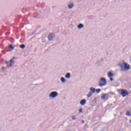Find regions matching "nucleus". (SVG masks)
I'll return each instance as SVG.
<instances>
[{"label": "nucleus", "mask_w": 131, "mask_h": 131, "mask_svg": "<svg viewBox=\"0 0 131 131\" xmlns=\"http://www.w3.org/2000/svg\"><path fill=\"white\" fill-rule=\"evenodd\" d=\"M107 84V80L105 78H101L100 81H99L98 85L102 88L103 86H105Z\"/></svg>", "instance_id": "f257e3e1"}, {"label": "nucleus", "mask_w": 131, "mask_h": 131, "mask_svg": "<svg viewBox=\"0 0 131 131\" xmlns=\"http://www.w3.org/2000/svg\"><path fill=\"white\" fill-rule=\"evenodd\" d=\"M15 57H13L12 59H11L9 61H6L5 62L6 64H7V67H11L12 65H14L15 64Z\"/></svg>", "instance_id": "f03ea898"}, {"label": "nucleus", "mask_w": 131, "mask_h": 131, "mask_svg": "<svg viewBox=\"0 0 131 131\" xmlns=\"http://www.w3.org/2000/svg\"><path fill=\"white\" fill-rule=\"evenodd\" d=\"M120 95L123 97H126V96H128L129 93L126 90H121Z\"/></svg>", "instance_id": "7ed1b4c3"}, {"label": "nucleus", "mask_w": 131, "mask_h": 131, "mask_svg": "<svg viewBox=\"0 0 131 131\" xmlns=\"http://www.w3.org/2000/svg\"><path fill=\"white\" fill-rule=\"evenodd\" d=\"M58 96V92L53 91L51 92L49 95V98H52V99H54V98H56V97Z\"/></svg>", "instance_id": "20e7f679"}, {"label": "nucleus", "mask_w": 131, "mask_h": 131, "mask_svg": "<svg viewBox=\"0 0 131 131\" xmlns=\"http://www.w3.org/2000/svg\"><path fill=\"white\" fill-rule=\"evenodd\" d=\"M55 34L53 33H51L48 35V39L50 41H52L54 39L55 37Z\"/></svg>", "instance_id": "39448f33"}, {"label": "nucleus", "mask_w": 131, "mask_h": 131, "mask_svg": "<svg viewBox=\"0 0 131 131\" xmlns=\"http://www.w3.org/2000/svg\"><path fill=\"white\" fill-rule=\"evenodd\" d=\"M130 68V66L128 63H124V71H127L128 70H129Z\"/></svg>", "instance_id": "423d86ee"}, {"label": "nucleus", "mask_w": 131, "mask_h": 131, "mask_svg": "<svg viewBox=\"0 0 131 131\" xmlns=\"http://www.w3.org/2000/svg\"><path fill=\"white\" fill-rule=\"evenodd\" d=\"M118 66L121 68V71H124V63H119Z\"/></svg>", "instance_id": "0eeeda50"}, {"label": "nucleus", "mask_w": 131, "mask_h": 131, "mask_svg": "<svg viewBox=\"0 0 131 131\" xmlns=\"http://www.w3.org/2000/svg\"><path fill=\"white\" fill-rule=\"evenodd\" d=\"M86 103V100H85V99H82L80 102V105H82V106H84V105H85Z\"/></svg>", "instance_id": "6e6552de"}, {"label": "nucleus", "mask_w": 131, "mask_h": 131, "mask_svg": "<svg viewBox=\"0 0 131 131\" xmlns=\"http://www.w3.org/2000/svg\"><path fill=\"white\" fill-rule=\"evenodd\" d=\"M66 78H67L68 79H69L70 77H71V74L70 73H67L66 75L65 76Z\"/></svg>", "instance_id": "1a4fd4ad"}, {"label": "nucleus", "mask_w": 131, "mask_h": 131, "mask_svg": "<svg viewBox=\"0 0 131 131\" xmlns=\"http://www.w3.org/2000/svg\"><path fill=\"white\" fill-rule=\"evenodd\" d=\"M90 92L92 93V94H95V93H96V89L94 88H91L90 89Z\"/></svg>", "instance_id": "9d476101"}, {"label": "nucleus", "mask_w": 131, "mask_h": 131, "mask_svg": "<svg viewBox=\"0 0 131 131\" xmlns=\"http://www.w3.org/2000/svg\"><path fill=\"white\" fill-rule=\"evenodd\" d=\"M73 7H74V4L73 3H70L68 5V8L69 9H72V8H73Z\"/></svg>", "instance_id": "9b49d317"}, {"label": "nucleus", "mask_w": 131, "mask_h": 131, "mask_svg": "<svg viewBox=\"0 0 131 131\" xmlns=\"http://www.w3.org/2000/svg\"><path fill=\"white\" fill-rule=\"evenodd\" d=\"M107 76L108 77H112L113 76H114V75L113 74V73L109 72L107 73Z\"/></svg>", "instance_id": "f8f14e48"}, {"label": "nucleus", "mask_w": 131, "mask_h": 131, "mask_svg": "<svg viewBox=\"0 0 131 131\" xmlns=\"http://www.w3.org/2000/svg\"><path fill=\"white\" fill-rule=\"evenodd\" d=\"M107 96H108V93L107 94H103L101 96V98L102 99H106V97H107Z\"/></svg>", "instance_id": "ddd939ff"}, {"label": "nucleus", "mask_w": 131, "mask_h": 131, "mask_svg": "<svg viewBox=\"0 0 131 131\" xmlns=\"http://www.w3.org/2000/svg\"><path fill=\"white\" fill-rule=\"evenodd\" d=\"M60 80L61 82H62V83H64L66 81V79H65V78H64L63 77H61L60 78Z\"/></svg>", "instance_id": "4468645a"}, {"label": "nucleus", "mask_w": 131, "mask_h": 131, "mask_svg": "<svg viewBox=\"0 0 131 131\" xmlns=\"http://www.w3.org/2000/svg\"><path fill=\"white\" fill-rule=\"evenodd\" d=\"M78 29H81V28H83V24H80L78 26Z\"/></svg>", "instance_id": "2eb2a0df"}, {"label": "nucleus", "mask_w": 131, "mask_h": 131, "mask_svg": "<svg viewBox=\"0 0 131 131\" xmlns=\"http://www.w3.org/2000/svg\"><path fill=\"white\" fill-rule=\"evenodd\" d=\"M93 95V93L90 91L89 94L87 95V98L89 99V98H91L92 97V95Z\"/></svg>", "instance_id": "dca6fc26"}, {"label": "nucleus", "mask_w": 131, "mask_h": 131, "mask_svg": "<svg viewBox=\"0 0 131 131\" xmlns=\"http://www.w3.org/2000/svg\"><path fill=\"white\" fill-rule=\"evenodd\" d=\"M126 115L127 116H131V112H129V111H127L126 114Z\"/></svg>", "instance_id": "f3484780"}, {"label": "nucleus", "mask_w": 131, "mask_h": 131, "mask_svg": "<svg viewBox=\"0 0 131 131\" xmlns=\"http://www.w3.org/2000/svg\"><path fill=\"white\" fill-rule=\"evenodd\" d=\"M19 48H20L21 49H25V45H20L19 46Z\"/></svg>", "instance_id": "a211bd4d"}, {"label": "nucleus", "mask_w": 131, "mask_h": 131, "mask_svg": "<svg viewBox=\"0 0 131 131\" xmlns=\"http://www.w3.org/2000/svg\"><path fill=\"white\" fill-rule=\"evenodd\" d=\"M9 48H10V49H11V51H13V50H14V49H15V47H13L12 45H10L9 46Z\"/></svg>", "instance_id": "6ab92c4d"}, {"label": "nucleus", "mask_w": 131, "mask_h": 131, "mask_svg": "<svg viewBox=\"0 0 131 131\" xmlns=\"http://www.w3.org/2000/svg\"><path fill=\"white\" fill-rule=\"evenodd\" d=\"M95 92H96V93L97 94H99V93H100V92H101V89H96V90H95Z\"/></svg>", "instance_id": "aec40b11"}, {"label": "nucleus", "mask_w": 131, "mask_h": 131, "mask_svg": "<svg viewBox=\"0 0 131 131\" xmlns=\"http://www.w3.org/2000/svg\"><path fill=\"white\" fill-rule=\"evenodd\" d=\"M72 118L73 120H76V116H72Z\"/></svg>", "instance_id": "412c9836"}, {"label": "nucleus", "mask_w": 131, "mask_h": 131, "mask_svg": "<svg viewBox=\"0 0 131 131\" xmlns=\"http://www.w3.org/2000/svg\"><path fill=\"white\" fill-rule=\"evenodd\" d=\"M79 112L80 113H83V112H82V108H81L79 110Z\"/></svg>", "instance_id": "4be33fe9"}, {"label": "nucleus", "mask_w": 131, "mask_h": 131, "mask_svg": "<svg viewBox=\"0 0 131 131\" xmlns=\"http://www.w3.org/2000/svg\"><path fill=\"white\" fill-rule=\"evenodd\" d=\"M110 80H111V81H113V78H110Z\"/></svg>", "instance_id": "5701e85b"}, {"label": "nucleus", "mask_w": 131, "mask_h": 131, "mask_svg": "<svg viewBox=\"0 0 131 131\" xmlns=\"http://www.w3.org/2000/svg\"><path fill=\"white\" fill-rule=\"evenodd\" d=\"M81 122H82V123H83H83H84V121L82 120V121H81Z\"/></svg>", "instance_id": "b1692460"}, {"label": "nucleus", "mask_w": 131, "mask_h": 131, "mask_svg": "<svg viewBox=\"0 0 131 131\" xmlns=\"http://www.w3.org/2000/svg\"><path fill=\"white\" fill-rule=\"evenodd\" d=\"M111 95H114V93L112 92V93H111Z\"/></svg>", "instance_id": "393cba45"}, {"label": "nucleus", "mask_w": 131, "mask_h": 131, "mask_svg": "<svg viewBox=\"0 0 131 131\" xmlns=\"http://www.w3.org/2000/svg\"><path fill=\"white\" fill-rule=\"evenodd\" d=\"M2 69H5V68H4V67H2Z\"/></svg>", "instance_id": "a878e982"}, {"label": "nucleus", "mask_w": 131, "mask_h": 131, "mask_svg": "<svg viewBox=\"0 0 131 131\" xmlns=\"http://www.w3.org/2000/svg\"><path fill=\"white\" fill-rule=\"evenodd\" d=\"M106 100H108V98H106Z\"/></svg>", "instance_id": "bb28decb"}]
</instances>
